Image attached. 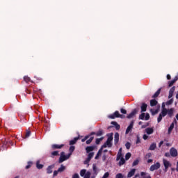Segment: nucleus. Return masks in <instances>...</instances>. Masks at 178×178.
Here are the masks:
<instances>
[{"mask_svg": "<svg viewBox=\"0 0 178 178\" xmlns=\"http://www.w3.org/2000/svg\"><path fill=\"white\" fill-rule=\"evenodd\" d=\"M163 117V116L162 115V114H159V118H157L158 123H160V122L162 120Z\"/></svg>", "mask_w": 178, "mask_h": 178, "instance_id": "nucleus-40", "label": "nucleus"}, {"mask_svg": "<svg viewBox=\"0 0 178 178\" xmlns=\"http://www.w3.org/2000/svg\"><path fill=\"white\" fill-rule=\"evenodd\" d=\"M161 94V88L159 89L152 96V98H156Z\"/></svg>", "mask_w": 178, "mask_h": 178, "instance_id": "nucleus-24", "label": "nucleus"}, {"mask_svg": "<svg viewBox=\"0 0 178 178\" xmlns=\"http://www.w3.org/2000/svg\"><path fill=\"white\" fill-rule=\"evenodd\" d=\"M134 125V121H131L129 126L126 129V134H129L130 133V130L133 129V126Z\"/></svg>", "mask_w": 178, "mask_h": 178, "instance_id": "nucleus-9", "label": "nucleus"}, {"mask_svg": "<svg viewBox=\"0 0 178 178\" xmlns=\"http://www.w3.org/2000/svg\"><path fill=\"white\" fill-rule=\"evenodd\" d=\"M163 163L164 165V172L165 173H166V172H168V169H169V167L172 166V164L170 163V162H169V161H167L166 159H163Z\"/></svg>", "mask_w": 178, "mask_h": 178, "instance_id": "nucleus-3", "label": "nucleus"}, {"mask_svg": "<svg viewBox=\"0 0 178 178\" xmlns=\"http://www.w3.org/2000/svg\"><path fill=\"white\" fill-rule=\"evenodd\" d=\"M145 131H146L147 134H152V133H154V129H152V128H147L145 129Z\"/></svg>", "mask_w": 178, "mask_h": 178, "instance_id": "nucleus-21", "label": "nucleus"}, {"mask_svg": "<svg viewBox=\"0 0 178 178\" xmlns=\"http://www.w3.org/2000/svg\"><path fill=\"white\" fill-rule=\"evenodd\" d=\"M66 169V167H65L63 165H60V168L58 169V172H63Z\"/></svg>", "mask_w": 178, "mask_h": 178, "instance_id": "nucleus-30", "label": "nucleus"}, {"mask_svg": "<svg viewBox=\"0 0 178 178\" xmlns=\"http://www.w3.org/2000/svg\"><path fill=\"white\" fill-rule=\"evenodd\" d=\"M152 112V115L154 116V115H156L159 112L158 109L155 110L154 111H153L152 110H151Z\"/></svg>", "mask_w": 178, "mask_h": 178, "instance_id": "nucleus-45", "label": "nucleus"}, {"mask_svg": "<svg viewBox=\"0 0 178 178\" xmlns=\"http://www.w3.org/2000/svg\"><path fill=\"white\" fill-rule=\"evenodd\" d=\"M173 129H175V123L172 122L170 127L168 128V134H170V133H172V131L173 130Z\"/></svg>", "mask_w": 178, "mask_h": 178, "instance_id": "nucleus-16", "label": "nucleus"}, {"mask_svg": "<svg viewBox=\"0 0 178 178\" xmlns=\"http://www.w3.org/2000/svg\"><path fill=\"white\" fill-rule=\"evenodd\" d=\"M140 143H141L140 136H137V140H136V144H140Z\"/></svg>", "mask_w": 178, "mask_h": 178, "instance_id": "nucleus-48", "label": "nucleus"}, {"mask_svg": "<svg viewBox=\"0 0 178 178\" xmlns=\"http://www.w3.org/2000/svg\"><path fill=\"white\" fill-rule=\"evenodd\" d=\"M172 104H173V99H171L166 102V105H172Z\"/></svg>", "mask_w": 178, "mask_h": 178, "instance_id": "nucleus-42", "label": "nucleus"}, {"mask_svg": "<svg viewBox=\"0 0 178 178\" xmlns=\"http://www.w3.org/2000/svg\"><path fill=\"white\" fill-rule=\"evenodd\" d=\"M115 178H123V175H122V173H119L116 175Z\"/></svg>", "mask_w": 178, "mask_h": 178, "instance_id": "nucleus-51", "label": "nucleus"}, {"mask_svg": "<svg viewBox=\"0 0 178 178\" xmlns=\"http://www.w3.org/2000/svg\"><path fill=\"white\" fill-rule=\"evenodd\" d=\"M51 155H53L54 156H58V155H59V153L58 151H54L51 153Z\"/></svg>", "mask_w": 178, "mask_h": 178, "instance_id": "nucleus-41", "label": "nucleus"}, {"mask_svg": "<svg viewBox=\"0 0 178 178\" xmlns=\"http://www.w3.org/2000/svg\"><path fill=\"white\" fill-rule=\"evenodd\" d=\"M92 156H94V152H90L88 155V159L91 161V158H92Z\"/></svg>", "mask_w": 178, "mask_h": 178, "instance_id": "nucleus-38", "label": "nucleus"}, {"mask_svg": "<svg viewBox=\"0 0 178 178\" xmlns=\"http://www.w3.org/2000/svg\"><path fill=\"white\" fill-rule=\"evenodd\" d=\"M159 168H161V163H159V162H157L156 164L151 165L149 170L151 172H154V170H158Z\"/></svg>", "mask_w": 178, "mask_h": 178, "instance_id": "nucleus-4", "label": "nucleus"}, {"mask_svg": "<svg viewBox=\"0 0 178 178\" xmlns=\"http://www.w3.org/2000/svg\"><path fill=\"white\" fill-rule=\"evenodd\" d=\"M94 149H95V146H88L86 147L87 154H90V152L94 151Z\"/></svg>", "mask_w": 178, "mask_h": 178, "instance_id": "nucleus-10", "label": "nucleus"}, {"mask_svg": "<svg viewBox=\"0 0 178 178\" xmlns=\"http://www.w3.org/2000/svg\"><path fill=\"white\" fill-rule=\"evenodd\" d=\"M79 137L74 138V140L70 141V145H74L76 143H77V140H79Z\"/></svg>", "mask_w": 178, "mask_h": 178, "instance_id": "nucleus-17", "label": "nucleus"}, {"mask_svg": "<svg viewBox=\"0 0 178 178\" xmlns=\"http://www.w3.org/2000/svg\"><path fill=\"white\" fill-rule=\"evenodd\" d=\"M92 140H94V136L90 137V138L86 141V144H91V143H92Z\"/></svg>", "mask_w": 178, "mask_h": 178, "instance_id": "nucleus-36", "label": "nucleus"}, {"mask_svg": "<svg viewBox=\"0 0 178 178\" xmlns=\"http://www.w3.org/2000/svg\"><path fill=\"white\" fill-rule=\"evenodd\" d=\"M88 138H90V136H86L84 138L81 139L82 143H84V141H86Z\"/></svg>", "mask_w": 178, "mask_h": 178, "instance_id": "nucleus-43", "label": "nucleus"}, {"mask_svg": "<svg viewBox=\"0 0 178 178\" xmlns=\"http://www.w3.org/2000/svg\"><path fill=\"white\" fill-rule=\"evenodd\" d=\"M123 154H122V153L120 152H118V154H117V159H116V161H120V159L122 158H123Z\"/></svg>", "mask_w": 178, "mask_h": 178, "instance_id": "nucleus-29", "label": "nucleus"}, {"mask_svg": "<svg viewBox=\"0 0 178 178\" xmlns=\"http://www.w3.org/2000/svg\"><path fill=\"white\" fill-rule=\"evenodd\" d=\"M102 134H103L102 130H99V131L96 134V136H97V137H99V136H102Z\"/></svg>", "mask_w": 178, "mask_h": 178, "instance_id": "nucleus-44", "label": "nucleus"}, {"mask_svg": "<svg viewBox=\"0 0 178 178\" xmlns=\"http://www.w3.org/2000/svg\"><path fill=\"white\" fill-rule=\"evenodd\" d=\"M75 148L76 147L74 146H70V147L69 149L70 154H73V152L74 151Z\"/></svg>", "mask_w": 178, "mask_h": 178, "instance_id": "nucleus-32", "label": "nucleus"}, {"mask_svg": "<svg viewBox=\"0 0 178 178\" xmlns=\"http://www.w3.org/2000/svg\"><path fill=\"white\" fill-rule=\"evenodd\" d=\"M108 177H109V172H106L102 177V178H108Z\"/></svg>", "mask_w": 178, "mask_h": 178, "instance_id": "nucleus-50", "label": "nucleus"}, {"mask_svg": "<svg viewBox=\"0 0 178 178\" xmlns=\"http://www.w3.org/2000/svg\"><path fill=\"white\" fill-rule=\"evenodd\" d=\"M175 90H176V87L173 86L169 91L168 98H172L173 97V92H175Z\"/></svg>", "mask_w": 178, "mask_h": 178, "instance_id": "nucleus-12", "label": "nucleus"}, {"mask_svg": "<svg viewBox=\"0 0 178 178\" xmlns=\"http://www.w3.org/2000/svg\"><path fill=\"white\" fill-rule=\"evenodd\" d=\"M107 136L108 138L106 143L107 145V147H108V148H111V147H112V141L113 140V133L107 134Z\"/></svg>", "mask_w": 178, "mask_h": 178, "instance_id": "nucleus-1", "label": "nucleus"}, {"mask_svg": "<svg viewBox=\"0 0 178 178\" xmlns=\"http://www.w3.org/2000/svg\"><path fill=\"white\" fill-rule=\"evenodd\" d=\"M145 120H149V113H146V115L145 116Z\"/></svg>", "mask_w": 178, "mask_h": 178, "instance_id": "nucleus-46", "label": "nucleus"}, {"mask_svg": "<svg viewBox=\"0 0 178 178\" xmlns=\"http://www.w3.org/2000/svg\"><path fill=\"white\" fill-rule=\"evenodd\" d=\"M103 161H106V155H103Z\"/></svg>", "mask_w": 178, "mask_h": 178, "instance_id": "nucleus-64", "label": "nucleus"}, {"mask_svg": "<svg viewBox=\"0 0 178 178\" xmlns=\"http://www.w3.org/2000/svg\"><path fill=\"white\" fill-rule=\"evenodd\" d=\"M120 111L121 113H123L124 115H126V113H127V111H126L124 108H121Z\"/></svg>", "mask_w": 178, "mask_h": 178, "instance_id": "nucleus-47", "label": "nucleus"}, {"mask_svg": "<svg viewBox=\"0 0 178 178\" xmlns=\"http://www.w3.org/2000/svg\"><path fill=\"white\" fill-rule=\"evenodd\" d=\"M160 115H161V116H163L164 118V116L168 115V109L167 108H163L161 111V113H160Z\"/></svg>", "mask_w": 178, "mask_h": 178, "instance_id": "nucleus-22", "label": "nucleus"}, {"mask_svg": "<svg viewBox=\"0 0 178 178\" xmlns=\"http://www.w3.org/2000/svg\"><path fill=\"white\" fill-rule=\"evenodd\" d=\"M152 156V154L151 153H148L146 154V158H151Z\"/></svg>", "mask_w": 178, "mask_h": 178, "instance_id": "nucleus-57", "label": "nucleus"}, {"mask_svg": "<svg viewBox=\"0 0 178 178\" xmlns=\"http://www.w3.org/2000/svg\"><path fill=\"white\" fill-rule=\"evenodd\" d=\"M102 154V149H99L96 156L95 157V159H98L99 158V155H101Z\"/></svg>", "mask_w": 178, "mask_h": 178, "instance_id": "nucleus-28", "label": "nucleus"}, {"mask_svg": "<svg viewBox=\"0 0 178 178\" xmlns=\"http://www.w3.org/2000/svg\"><path fill=\"white\" fill-rule=\"evenodd\" d=\"M66 159H67L66 158V156L65 155V152H62L60 153V156L59 158V163H62V162H65V161H66Z\"/></svg>", "mask_w": 178, "mask_h": 178, "instance_id": "nucleus-6", "label": "nucleus"}, {"mask_svg": "<svg viewBox=\"0 0 178 178\" xmlns=\"http://www.w3.org/2000/svg\"><path fill=\"white\" fill-rule=\"evenodd\" d=\"M148 138V136H147L146 134L143 135V140H147Z\"/></svg>", "mask_w": 178, "mask_h": 178, "instance_id": "nucleus-62", "label": "nucleus"}, {"mask_svg": "<svg viewBox=\"0 0 178 178\" xmlns=\"http://www.w3.org/2000/svg\"><path fill=\"white\" fill-rule=\"evenodd\" d=\"M24 79L25 81H30V79L29 78V76H25Z\"/></svg>", "mask_w": 178, "mask_h": 178, "instance_id": "nucleus-61", "label": "nucleus"}, {"mask_svg": "<svg viewBox=\"0 0 178 178\" xmlns=\"http://www.w3.org/2000/svg\"><path fill=\"white\" fill-rule=\"evenodd\" d=\"M59 171H56V170H55L54 172V176H58V172Z\"/></svg>", "mask_w": 178, "mask_h": 178, "instance_id": "nucleus-63", "label": "nucleus"}, {"mask_svg": "<svg viewBox=\"0 0 178 178\" xmlns=\"http://www.w3.org/2000/svg\"><path fill=\"white\" fill-rule=\"evenodd\" d=\"M167 114L170 118H172V116H173V108L167 110Z\"/></svg>", "mask_w": 178, "mask_h": 178, "instance_id": "nucleus-18", "label": "nucleus"}, {"mask_svg": "<svg viewBox=\"0 0 178 178\" xmlns=\"http://www.w3.org/2000/svg\"><path fill=\"white\" fill-rule=\"evenodd\" d=\"M144 118H145V113H142L141 115H139V119H140V120H144Z\"/></svg>", "mask_w": 178, "mask_h": 178, "instance_id": "nucleus-34", "label": "nucleus"}, {"mask_svg": "<svg viewBox=\"0 0 178 178\" xmlns=\"http://www.w3.org/2000/svg\"><path fill=\"white\" fill-rule=\"evenodd\" d=\"M131 157V153H127L125 155V159L126 161L130 159V158Z\"/></svg>", "mask_w": 178, "mask_h": 178, "instance_id": "nucleus-31", "label": "nucleus"}, {"mask_svg": "<svg viewBox=\"0 0 178 178\" xmlns=\"http://www.w3.org/2000/svg\"><path fill=\"white\" fill-rule=\"evenodd\" d=\"M155 148H156V143H152V144L150 145L149 149L150 151H154V150L155 149Z\"/></svg>", "mask_w": 178, "mask_h": 178, "instance_id": "nucleus-25", "label": "nucleus"}, {"mask_svg": "<svg viewBox=\"0 0 178 178\" xmlns=\"http://www.w3.org/2000/svg\"><path fill=\"white\" fill-rule=\"evenodd\" d=\"M177 79H174L172 81H171L170 83H169V85H168V87H172V86H173L175 84V83H176V81Z\"/></svg>", "mask_w": 178, "mask_h": 178, "instance_id": "nucleus-33", "label": "nucleus"}, {"mask_svg": "<svg viewBox=\"0 0 178 178\" xmlns=\"http://www.w3.org/2000/svg\"><path fill=\"white\" fill-rule=\"evenodd\" d=\"M125 147H126L127 149H130V147H131V144L129 142H127L125 144Z\"/></svg>", "mask_w": 178, "mask_h": 178, "instance_id": "nucleus-37", "label": "nucleus"}, {"mask_svg": "<svg viewBox=\"0 0 178 178\" xmlns=\"http://www.w3.org/2000/svg\"><path fill=\"white\" fill-rule=\"evenodd\" d=\"M147 106V104H145V103L142 104V106L140 107L141 112H146Z\"/></svg>", "mask_w": 178, "mask_h": 178, "instance_id": "nucleus-15", "label": "nucleus"}, {"mask_svg": "<svg viewBox=\"0 0 178 178\" xmlns=\"http://www.w3.org/2000/svg\"><path fill=\"white\" fill-rule=\"evenodd\" d=\"M36 168H37L38 169H42V168H44V165L40 164V161H38L36 162Z\"/></svg>", "mask_w": 178, "mask_h": 178, "instance_id": "nucleus-26", "label": "nucleus"}, {"mask_svg": "<svg viewBox=\"0 0 178 178\" xmlns=\"http://www.w3.org/2000/svg\"><path fill=\"white\" fill-rule=\"evenodd\" d=\"M80 176L83 178H90L91 177V172L90 171L87 172L86 169H83L80 172Z\"/></svg>", "mask_w": 178, "mask_h": 178, "instance_id": "nucleus-2", "label": "nucleus"}, {"mask_svg": "<svg viewBox=\"0 0 178 178\" xmlns=\"http://www.w3.org/2000/svg\"><path fill=\"white\" fill-rule=\"evenodd\" d=\"M140 162V161L138 160H135L133 163H132V166H137V165H138V163Z\"/></svg>", "mask_w": 178, "mask_h": 178, "instance_id": "nucleus-39", "label": "nucleus"}, {"mask_svg": "<svg viewBox=\"0 0 178 178\" xmlns=\"http://www.w3.org/2000/svg\"><path fill=\"white\" fill-rule=\"evenodd\" d=\"M158 104V101L155 100V99H152L150 101V106H155L156 105H157Z\"/></svg>", "mask_w": 178, "mask_h": 178, "instance_id": "nucleus-23", "label": "nucleus"}, {"mask_svg": "<svg viewBox=\"0 0 178 178\" xmlns=\"http://www.w3.org/2000/svg\"><path fill=\"white\" fill-rule=\"evenodd\" d=\"M114 143L115 145H117L118 143H119V133L118 132H116L114 135Z\"/></svg>", "mask_w": 178, "mask_h": 178, "instance_id": "nucleus-11", "label": "nucleus"}, {"mask_svg": "<svg viewBox=\"0 0 178 178\" xmlns=\"http://www.w3.org/2000/svg\"><path fill=\"white\" fill-rule=\"evenodd\" d=\"M170 154L171 156H173V157L177 156V149H176L175 147H172L170 149Z\"/></svg>", "mask_w": 178, "mask_h": 178, "instance_id": "nucleus-7", "label": "nucleus"}, {"mask_svg": "<svg viewBox=\"0 0 178 178\" xmlns=\"http://www.w3.org/2000/svg\"><path fill=\"white\" fill-rule=\"evenodd\" d=\"M138 113V109L135 108L129 115L127 116V119H131L134 115H136Z\"/></svg>", "mask_w": 178, "mask_h": 178, "instance_id": "nucleus-8", "label": "nucleus"}, {"mask_svg": "<svg viewBox=\"0 0 178 178\" xmlns=\"http://www.w3.org/2000/svg\"><path fill=\"white\" fill-rule=\"evenodd\" d=\"M136 173V168L132 169L127 175V177H133L134 176V174Z\"/></svg>", "mask_w": 178, "mask_h": 178, "instance_id": "nucleus-13", "label": "nucleus"}, {"mask_svg": "<svg viewBox=\"0 0 178 178\" xmlns=\"http://www.w3.org/2000/svg\"><path fill=\"white\" fill-rule=\"evenodd\" d=\"M111 124H113V126H115V127L117 126V124H118V122H115V121H113L112 122H111Z\"/></svg>", "mask_w": 178, "mask_h": 178, "instance_id": "nucleus-58", "label": "nucleus"}, {"mask_svg": "<svg viewBox=\"0 0 178 178\" xmlns=\"http://www.w3.org/2000/svg\"><path fill=\"white\" fill-rule=\"evenodd\" d=\"M102 140H104V137H102V138H97L96 139V144L97 145H98V144H99V143H101V141H102Z\"/></svg>", "mask_w": 178, "mask_h": 178, "instance_id": "nucleus-35", "label": "nucleus"}, {"mask_svg": "<svg viewBox=\"0 0 178 178\" xmlns=\"http://www.w3.org/2000/svg\"><path fill=\"white\" fill-rule=\"evenodd\" d=\"M67 159H69L70 156H72V153H69L67 156H65Z\"/></svg>", "mask_w": 178, "mask_h": 178, "instance_id": "nucleus-60", "label": "nucleus"}, {"mask_svg": "<svg viewBox=\"0 0 178 178\" xmlns=\"http://www.w3.org/2000/svg\"><path fill=\"white\" fill-rule=\"evenodd\" d=\"M120 161L118 163L119 166H122V165H124V163H126V161L124 160V158L121 157V159H120Z\"/></svg>", "mask_w": 178, "mask_h": 178, "instance_id": "nucleus-19", "label": "nucleus"}, {"mask_svg": "<svg viewBox=\"0 0 178 178\" xmlns=\"http://www.w3.org/2000/svg\"><path fill=\"white\" fill-rule=\"evenodd\" d=\"M115 129H116V130H120V125H119V124H117L115 125Z\"/></svg>", "mask_w": 178, "mask_h": 178, "instance_id": "nucleus-54", "label": "nucleus"}, {"mask_svg": "<svg viewBox=\"0 0 178 178\" xmlns=\"http://www.w3.org/2000/svg\"><path fill=\"white\" fill-rule=\"evenodd\" d=\"M90 161H91L90 159H88L84 161V165H88L90 163Z\"/></svg>", "mask_w": 178, "mask_h": 178, "instance_id": "nucleus-49", "label": "nucleus"}, {"mask_svg": "<svg viewBox=\"0 0 178 178\" xmlns=\"http://www.w3.org/2000/svg\"><path fill=\"white\" fill-rule=\"evenodd\" d=\"M54 165H49L47 168V173H49V174L52 173V169H54Z\"/></svg>", "mask_w": 178, "mask_h": 178, "instance_id": "nucleus-27", "label": "nucleus"}, {"mask_svg": "<svg viewBox=\"0 0 178 178\" xmlns=\"http://www.w3.org/2000/svg\"><path fill=\"white\" fill-rule=\"evenodd\" d=\"M140 176H142V178H151V175H147V173L144 172H140Z\"/></svg>", "mask_w": 178, "mask_h": 178, "instance_id": "nucleus-20", "label": "nucleus"}, {"mask_svg": "<svg viewBox=\"0 0 178 178\" xmlns=\"http://www.w3.org/2000/svg\"><path fill=\"white\" fill-rule=\"evenodd\" d=\"M108 147V145H106V143H105L102 146V147L100 148V149H104V148H106Z\"/></svg>", "mask_w": 178, "mask_h": 178, "instance_id": "nucleus-52", "label": "nucleus"}, {"mask_svg": "<svg viewBox=\"0 0 178 178\" xmlns=\"http://www.w3.org/2000/svg\"><path fill=\"white\" fill-rule=\"evenodd\" d=\"M30 134H31V132L30 131H28L26 134V137H29Z\"/></svg>", "mask_w": 178, "mask_h": 178, "instance_id": "nucleus-55", "label": "nucleus"}, {"mask_svg": "<svg viewBox=\"0 0 178 178\" xmlns=\"http://www.w3.org/2000/svg\"><path fill=\"white\" fill-rule=\"evenodd\" d=\"M93 172H95V173H97V165H95V164H93Z\"/></svg>", "mask_w": 178, "mask_h": 178, "instance_id": "nucleus-53", "label": "nucleus"}, {"mask_svg": "<svg viewBox=\"0 0 178 178\" xmlns=\"http://www.w3.org/2000/svg\"><path fill=\"white\" fill-rule=\"evenodd\" d=\"M163 144V140H161V141L159 143V147L161 148V147H162Z\"/></svg>", "mask_w": 178, "mask_h": 178, "instance_id": "nucleus-59", "label": "nucleus"}, {"mask_svg": "<svg viewBox=\"0 0 178 178\" xmlns=\"http://www.w3.org/2000/svg\"><path fill=\"white\" fill-rule=\"evenodd\" d=\"M72 178H80V177L79 176V174H74Z\"/></svg>", "mask_w": 178, "mask_h": 178, "instance_id": "nucleus-56", "label": "nucleus"}, {"mask_svg": "<svg viewBox=\"0 0 178 178\" xmlns=\"http://www.w3.org/2000/svg\"><path fill=\"white\" fill-rule=\"evenodd\" d=\"M108 118H110V119H115V118H123V115H120L119 113V111H115L113 115H109Z\"/></svg>", "mask_w": 178, "mask_h": 178, "instance_id": "nucleus-5", "label": "nucleus"}, {"mask_svg": "<svg viewBox=\"0 0 178 178\" xmlns=\"http://www.w3.org/2000/svg\"><path fill=\"white\" fill-rule=\"evenodd\" d=\"M64 146H65V145H52L51 148L53 149H60V148H62Z\"/></svg>", "mask_w": 178, "mask_h": 178, "instance_id": "nucleus-14", "label": "nucleus"}]
</instances>
